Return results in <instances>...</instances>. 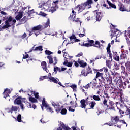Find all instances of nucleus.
<instances>
[{"mask_svg":"<svg viewBox=\"0 0 130 130\" xmlns=\"http://www.w3.org/2000/svg\"><path fill=\"white\" fill-rule=\"evenodd\" d=\"M95 18V17L94 15H92L91 16L88 17L86 18V20L88 22H91V23H93L96 20V19Z\"/></svg>","mask_w":130,"mask_h":130,"instance_id":"obj_20","label":"nucleus"},{"mask_svg":"<svg viewBox=\"0 0 130 130\" xmlns=\"http://www.w3.org/2000/svg\"><path fill=\"white\" fill-rule=\"evenodd\" d=\"M126 111L125 112V115H130V109L127 106H126Z\"/></svg>","mask_w":130,"mask_h":130,"instance_id":"obj_33","label":"nucleus"},{"mask_svg":"<svg viewBox=\"0 0 130 130\" xmlns=\"http://www.w3.org/2000/svg\"><path fill=\"white\" fill-rule=\"evenodd\" d=\"M47 110H49V112H51V113H53V109L51 107H49V106L47 107Z\"/></svg>","mask_w":130,"mask_h":130,"instance_id":"obj_42","label":"nucleus"},{"mask_svg":"<svg viewBox=\"0 0 130 130\" xmlns=\"http://www.w3.org/2000/svg\"><path fill=\"white\" fill-rule=\"evenodd\" d=\"M70 40H73V39H76V36L75 35H72L70 37Z\"/></svg>","mask_w":130,"mask_h":130,"instance_id":"obj_53","label":"nucleus"},{"mask_svg":"<svg viewBox=\"0 0 130 130\" xmlns=\"http://www.w3.org/2000/svg\"><path fill=\"white\" fill-rule=\"evenodd\" d=\"M99 81L101 83L102 86L104 85H111L112 84V78L109 76V78L107 76L106 77H103L101 79H99Z\"/></svg>","mask_w":130,"mask_h":130,"instance_id":"obj_6","label":"nucleus"},{"mask_svg":"<svg viewBox=\"0 0 130 130\" xmlns=\"http://www.w3.org/2000/svg\"><path fill=\"white\" fill-rule=\"evenodd\" d=\"M108 54H109V58L112 61V54L111 53V51H107Z\"/></svg>","mask_w":130,"mask_h":130,"instance_id":"obj_38","label":"nucleus"},{"mask_svg":"<svg viewBox=\"0 0 130 130\" xmlns=\"http://www.w3.org/2000/svg\"><path fill=\"white\" fill-rule=\"evenodd\" d=\"M70 87L72 89H77V85L76 84H72L70 85Z\"/></svg>","mask_w":130,"mask_h":130,"instance_id":"obj_57","label":"nucleus"},{"mask_svg":"<svg viewBox=\"0 0 130 130\" xmlns=\"http://www.w3.org/2000/svg\"><path fill=\"white\" fill-rule=\"evenodd\" d=\"M125 36L126 37V39L127 40V44L129 45L130 44V40H129V39H128L127 38V36H126V35H125Z\"/></svg>","mask_w":130,"mask_h":130,"instance_id":"obj_60","label":"nucleus"},{"mask_svg":"<svg viewBox=\"0 0 130 130\" xmlns=\"http://www.w3.org/2000/svg\"><path fill=\"white\" fill-rule=\"evenodd\" d=\"M104 112H105L104 110L101 109H98V111L96 112V113L98 116H99L100 114H103Z\"/></svg>","mask_w":130,"mask_h":130,"instance_id":"obj_30","label":"nucleus"},{"mask_svg":"<svg viewBox=\"0 0 130 130\" xmlns=\"http://www.w3.org/2000/svg\"><path fill=\"white\" fill-rule=\"evenodd\" d=\"M119 113L120 115L124 114V111H122L121 109H119Z\"/></svg>","mask_w":130,"mask_h":130,"instance_id":"obj_63","label":"nucleus"},{"mask_svg":"<svg viewBox=\"0 0 130 130\" xmlns=\"http://www.w3.org/2000/svg\"><path fill=\"white\" fill-rule=\"evenodd\" d=\"M127 57L126 54L122 53L120 55V59H125Z\"/></svg>","mask_w":130,"mask_h":130,"instance_id":"obj_36","label":"nucleus"},{"mask_svg":"<svg viewBox=\"0 0 130 130\" xmlns=\"http://www.w3.org/2000/svg\"><path fill=\"white\" fill-rule=\"evenodd\" d=\"M111 60H107L106 61V66L109 68V69H111Z\"/></svg>","mask_w":130,"mask_h":130,"instance_id":"obj_27","label":"nucleus"},{"mask_svg":"<svg viewBox=\"0 0 130 130\" xmlns=\"http://www.w3.org/2000/svg\"><path fill=\"white\" fill-rule=\"evenodd\" d=\"M10 94H11V90L6 88L3 92L4 98H7V97H10Z\"/></svg>","mask_w":130,"mask_h":130,"instance_id":"obj_17","label":"nucleus"},{"mask_svg":"<svg viewBox=\"0 0 130 130\" xmlns=\"http://www.w3.org/2000/svg\"><path fill=\"white\" fill-rule=\"evenodd\" d=\"M26 105L28 108H32V105L30 104V103L26 102Z\"/></svg>","mask_w":130,"mask_h":130,"instance_id":"obj_48","label":"nucleus"},{"mask_svg":"<svg viewBox=\"0 0 130 130\" xmlns=\"http://www.w3.org/2000/svg\"><path fill=\"white\" fill-rule=\"evenodd\" d=\"M107 3L109 4V6L112 8L113 9H116V5L111 3L110 1L107 0Z\"/></svg>","mask_w":130,"mask_h":130,"instance_id":"obj_28","label":"nucleus"},{"mask_svg":"<svg viewBox=\"0 0 130 130\" xmlns=\"http://www.w3.org/2000/svg\"><path fill=\"white\" fill-rule=\"evenodd\" d=\"M26 19H27V17L24 16L21 19L19 20V24L20 25H22V24H25L26 23Z\"/></svg>","mask_w":130,"mask_h":130,"instance_id":"obj_25","label":"nucleus"},{"mask_svg":"<svg viewBox=\"0 0 130 130\" xmlns=\"http://www.w3.org/2000/svg\"><path fill=\"white\" fill-rule=\"evenodd\" d=\"M69 111H70V112H75V110L74 109L72 108V107H69V109H68Z\"/></svg>","mask_w":130,"mask_h":130,"instance_id":"obj_54","label":"nucleus"},{"mask_svg":"<svg viewBox=\"0 0 130 130\" xmlns=\"http://www.w3.org/2000/svg\"><path fill=\"white\" fill-rule=\"evenodd\" d=\"M88 74H92V69L90 66H88L86 69V76H88Z\"/></svg>","mask_w":130,"mask_h":130,"instance_id":"obj_31","label":"nucleus"},{"mask_svg":"<svg viewBox=\"0 0 130 130\" xmlns=\"http://www.w3.org/2000/svg\"><path fill=\"white\" fill-rule=\"evenodd\" d=\"M95 105H96V102L91 101L89 103V106L91 109H94V107H95Z\"/></svg>","mask_w":130,"mask_h":130,"instance_id":"obj_29","label":"nucleus"},{"mask_svg":"<svg viewBox=\"0 0 130 130\" xmlns=\"http://www.w3.org/2000/svg\"><path fill=\"white\" fill-rule=\"evenodd\" d=\"M18 109H19V107H17L16 106H12V107L10 108V109L9 111V112H10L11 113H13V111H18Z\"/></svg>","mask_w":130,"mask_h":130,"instance_id":"obj_23","label":"nucleus"},{"mask_svg":"<svg viewBox=\"0 0 130 130\" xmlns=\"http://www.w3.org/2000/svg\"><path fill=\"white\" fill-rule=\"evenodd\" d=\"M93 3V0H87L86 2L82 3L81 5H78L76 8H79L78 12L81 13L85 9H90L91 8V5Z\"/></svg>","mask_w":130,"mask_h":130,"instance_id":"obj_4","label":"nucleus"},{"mask_svg":"<svg viewBox=\"0 0 130 130\" xmlns=\"http://www.w3.org/2000/svg\"><path fill=\"white\" fill-rule=\"evenodd\" d=\"M34 48L35 47L34 46L33 47L30 49V51L28 52V53H29V52H32V51H37L38 50H39V51H42V50H43V47H42V46L37 47L35 48V49H34Z\"/></svg>","mask_w":130,"mask_h":130,"instance_id":"obj_13","label":"nucleus"},{"mask_svg":"<svg viewBox=\"0 0 130 130\" xmlns=\"http://www.w3.org/2000/svg\"><path fill=\"white\" fill-rule=\"evenodd\" d=\"M42 106H44V107H45V108H47L49 106V105L47 104L46 103V102H45V98H44L43 99V100L42 101Z\"/></svg>","mask_w":130,"mask_h":130,"instance_id":"obj_26","label":"nucleus"},{"mask_svg":"<svg viewBox=\"0 0 130 130\" xmlns=\"http://www.w3.org/2000/svg\"><path fill=\"white\" fill-rule=\"evenodd\" d=\"M59 4V0H56L55 1H53L52 3L53 7H51V8L50 9V12L52 13H53L54 12H55L56 11V8L58 9V7L57 6V5Z\"/></svg>","mask_w":130,"mask_h":130,"instance_id":"obj_9","label":"nucleus"},{"mask_svg":"<svg viewBox=\"0 0 130 130\" xmlns=\"http://www.w3.org/2000/svg\"><path fill=\"white\" fill-rule=\"evenodd\" d=\"M59 4L60 6H63L64 5V2L62 0H59Z\"/></svg>","mask_w":130,"mask_h":130,"instance_id":"obj_56","label":"nucleus"},{"mask_svg":"<svg viewBox=\"0 0 130 130\" xmlns=\"http://www.w3.org/2000/svg\"><path fill=\"white\" fill-rule=\"evenodd\" d=\"M114 106V103L111 101H110L109 102V105H108L107 107L108 109H112V110H114L115 109Z\"/></svg>","mask_w":130,"mask_h":130,"instance_id":"obj_15","label":"nucleus"},{"mask_svg":"<svg viewBox=\"0 0 130 130\" xmlns=\"http://www.w3.org/2000/svg\"><path fill=\"white\" fill-rule=\"evenodd\" d=\"M80 107H81V108H84V109L87 107V104H86L85 99H82L80 101Z\"/></svg>","mask_w":130,"mask_h":130,"instance_id":"obj_21","label":"nucleus"},{"mask_svg":"<svg viewBox=\"0 0 130 130\" xmlns=\"http://www.w3.org/2000/svg\"><path fill=\"white\" fill-rule=\"evenodd\" d=\"M55 111L57 113H60L61 111V108L59 107L56 108Z\"/></svg>","mask_w":130,"mask_h":130,"instance_id":"obj_44","label":"nucleus"},{"mask_svg":"<svg viewBox=\"0 0 130 130\" xmlns=\"http://www.w3.org/2000/svg\"><path fill=\"white\" fill-rule=\"evenodd\" d=\"M76 14L72 15L71 14L70 17H69V19H72L73 22H79L80 24L82 23V22H81V20H80V18H77L76 19Z\"/></svg>","mask_w":130,"mask_h":130,"instance_id":"obj_14","label":"nucleus"},{"mask_svg":"<svg viewBox=\"0 0 130 130\" xmlns=\"http://www.w3.org/2000/svg\"><path fill=\"white\" fill-rule=\"evenodd\" d=\"M125 66L126 69H130V62L127 61V62L125 63Z\"/></svg>","mask_w":130,"mask_h":130,"instance_id":"obj_43","label":"nucleus"},{"mask_svg":"<svg viewBox=\"0 0 130 130\" xmlns=\"http://www.w3.org/2000/svg\"><path fill=\"white\" fill-rule=\"evenodd\" d=\"M67 109L63 108L61 110L60 113L62 115H66L67 114Z\"/></svg>","mask_w":130,"mask_h":130,"instance_id":"obj_35","label":"nucleus"},{"mask_svg":"<svg viewBox=\"0 0 130 130\" xmlns=\"http://www.w3.org/2000/svg\"><path fill=\"white\" fill-rule=\"evenodd\" d=\"M39 15H40V16H42L43 17H46V16H47L46 13H44V12H42V11H41V12H40Z\"/></svg>","mask_w":130,"mask_h":130,"instance_id":"obj_46","label":"nucleus"},{"mask_svg":"<svg viewBox=\"0 0 130 130\" xmlns=\"http://www.w3.org/2000/svg\"><path fill=\"white\" fill-rule=\"evenodd\" d=\"M45 79H48V77L46 76H41L40 78V81H43V80H45Z\"/></svg>","mask_w":130,"mask_h":130,"instance_id":"obj_45","label":"nucleus"},{"mask_svg":"<svg viewBox=\"0 0 130 130\" xmlns=\"http://www.w3.org/2000/svg\"><path fill=\"white\" fill-rule=\"evenodd\" d=\"M100 77H101V79H102V78L103 77V73H100L99 72H98L96 73V75L95 78H96V79H98V78H99Z\"/></svg>","mask_w":130,"mask_h":130,"instance_id":"obj_32","label":"nucleus"},{"mask_svg":"<svg viewBox=\"0 0 130 130\" xmlns=\"http://www.w3.org/2000/svg\"><path fill=\"white\" fill-rule=\"evenodd\" d=\"M61 123H63V122H60V126H59V127H58L57 128V130H62V126H61Z\"/></svg>","mask_w":130,"mask_h":130,"instance_id":"obj_58","label":"nucleus"},{"mask_svg":"<svg viewBox=\"0 0 130 130\" xmlns=\"http://www.w3.org/2000/svg\"><path fill=\"white\" fill-rule=\"evenodd\" d=\"M22 96H18L14 101V104H17V105H20L22 103Z\"/></svg>","mask_w":130,"mask_h":130,"instance_id":"obj_18","label":"nucleus"},{"mask_svg":"<svg viewBox=\"0 0 130 130\" xmlns=\"http://www.w3.org/2000/svg\"><path fill=\"white\" fill-rule=\"evenodd\" d=\"M110 47H111V45L110 44V43H109L108 44V46H107V48H106L107 51H110Z\"/></svg>","mask_w":130,"mask_h":130,"instance_id":"obj_50","label":"nucleus"},{"mask_svg":"<svg viewBox=\"0 0 130 130\" xmlns=\"http://www.w3.org/2000/svg\"><path fill=\"white\" fill-rule=\"evenodd\" d=\"M17 121H18V122H21V121L22 122H23V121H22V116L21 114H19L17 116Z\"/></svg>","mask_w":130,"mask_h":130,"instance_id":"obj_40","label":"nucleus"},{"mask_svg":"<svg viewBox=\"0 0 130 130\" xmlns=\"http://www.w3.org/2000/svg\"><path fill=\"white\" fill-rule=\"evenodd\" d=\"M90 84L91 85V84H92V82H90V83H88L86 86H85V89H89V88H90Z\"/></svg>","mask_w":130,"mask_h":130,"instance_id":"obj_51","label":"nucleus"},{"mask_svg":"<svg viewBox=\"0 0 130 130\" xmlns=\"http://www.w3.org/2000/svg\"><path fill=\"white\" fill-rule=\"evenodd\" d=\"M78 62L81 68H85V67H87V62H85V61L83 60H80V59H79Z\"/></svg>","mask_w":130,"mask_h":130,"instance_id":"obj_19","label":"nucleus"},{"mask_svg":"<svg viewBox=\"0 0 130 130\" xmlns=\"http://www.w3.org/2000/svg\"><path fill=\"white\" fill-rule=\"evenodd\" d=\"M41 66L42 67V69H44V68H46L47 64L46 63V62L44 61H42L41 63Z\"/></svg>","mask_w":130,"mask_h":130,"instance_id":"obj_39","label":"nucleus"},{"mask_svg":"<svg viewBox=\"0 0 130 130\" xmlns=\"http://www.w3.org/2000/svg\"><path fill=\"white\" fill-rule=\"evenodd\" d=\"M35 98L36 99H39V93L38 92H36L34 94Z\"/></svg>","mask_w":130,"mask_h":130,"instance_id":"obj_55","label":"nucleus"},{"mask_svg":"<svg viewBox=\"0 0 130 130\" xmlns=\"http://www.w3.org/2000/svg\"><path fill=\"white\" fill-rule=\"evenodd\" d=\"M19 14L15 17L16 21H20L22 18H23V12H19Z\"/></svg>","mask_w":130,"mask_h":130,"instance_id":"obj_22","label":"nucleus"},{"mask_svg":"<svg viewBox=\"0 0 130 130\" xmlns=\"http://www.w3.org/2000/svg\"><path fill=\"white\" fill-rule=\"evenodd\" d=\"M50 24V20H49V19H48L46 23L44 25V27L41 25H39L34 26V27H32L28 30L29 36H31V35H33V34H34L36 35V37H37L38 35L41 34L40 31H42L43 29L47 28V27L49 26Z\"/></svg>","mask_w":130,"mask_h":130,"instance_id":"obj_1","label":"nucleus"},{"mask_svg":"<svg viewBox=\"0 0 130 130\" xmlns=\"http://www.w3.org/2000/svg\"><path fill=\"white\" fill-rule=\"evenodd\" d=\"M45 52V54H47V55H48L47 56V58L48 59H49V64L56 66V64H57V57H56V56H55L53 58L52 55H51V54H53V53L48 50H46Z\"/></svg>","mask_w":130,"mask_h":130,"instance_id":"obj_5","label":"nucleus"},{"mask_svg":"<svg viewBox=\"0 0 130 130\" xmlns=\"http://www.w3.org/2000/svg\"><path fill=\"white\" fill-rule=\"evenodd\" d=\"M102 104L103 105H104V106H108V104H107V100L105 98L104 99V100L102 102Z\"/></svg>","mask_w":130,"mask_h":130,"instance_id":"obj_37","label":"nucleus"},{"mask_svg":"<svg viewBox=\"0 0 130 130\" xmlns=\"http://www.w3.org/2000/svg\"><path fill=\"white\" fill-rule=\"evenodd\" d=\"M97 85H98L97 82H94L93 84L92 88L97 89V88H99V87H100V86L99 85L97 86Z\"/></svg>","mask_w":130,"mask_h":130,"instance_id":"obj_41","label":"nucleus"},{"mask_svg":"<svg viewBox=\"0 0 130 130\" xmlns=\"http://www.w3.org/2000/svg\"><path fill=\"white\" fill-rule=\"evenodd\" d=\"M90 98H93V100L95 101H101V98L99 95H89Z\"/></svg>","mask_w":130,"mask_h":130,"instance_id":"obj_24","label":"nucleus"},{"mask_svg":"<svg viewBox=\"0 0 130 130\" xmlns=\"http://www.w3.org/2000/svg\"><path fill=\"white\" fill-rule=\"evenodd\" d=\"M103 69L104 73H105V74H107V73H108V69L106 67H104Z\"/></svg>","mask_w":130,"mask_h":130,"instance_id":"obj_59","label":"nucleus"},{"mask_svg":"<svg viewBox=\"0 0 130 130\" xmlns=\"http://www.w3.org/2000/svg\"><path fill=\"white\" fill-rule=\"evenodd\" d=\"M80 56H83L82 52L79 53L77 55H76V57H80Z\"/></svg>","mask_w":130,"mask_h":130,"instance_id":"obj_62","label":"nucleus"},{"mask_svg":"<svg viewBox=\"0 0 130 130\" xmlns=\"http://www.w3.org/2000/svg\"><path fill=\"white\" fill-rule=\"evenodd\" d=\"M28 15H31V14H34V10H31L30 11H28Z\"/></svg>","mask_w":130,"mask_h":130,"instance_id":"obj_64","label":"nucleus"},{"mask_svg":"<svg viewBox=\"0 0 130 130\" xmlns=\"http://www.w3.org/2000/svg\"><path fill=\"white\" fill-rule=\"evenodd\" d=\"M29 58V54H26L25 55H23V59H26Z\"/></svg>","mask_w":130,"mask_h":130,"instance_id":"obj_61","label":"nucleus"},{"mask_svg":"<svg viewBox=\"0 0 130 130\" xmlns=\"http://www.w3.org/2000/svg\"><path fill=\"white\" fill-rule=\"evenodd\" d=\"M29 100L31 102H32V103H36V102H37V100H36V99H35L32 96H30L29 98Z\"/></svg>","mask_w":130,"mask_h":130,"instance_id":"obj_34","label":"nucleus"},{"mask_svg":"<svg viewBox=\"0 0 130 130\" xmlns=\"http://www.w3.org/2000/svg\"><path fill=\"white\" fill-rule=\"evenodd\" d=\"M121 69L122 70V73H126L125 67L123 66H121Z\"/></svg>","mask_w":130,"mask_h":130,"instance_id":"obj_47","label":"nucleus"},{"mask_svg":"<svg viewBox=\"0 0 130 130\" xmlns=\"http://www.w3.org/2000/svg\"><path fill=\"white\" fill-rule=\"evenodd\" d=\"M88 44L90 47L93 46L94 47H97L98 48L101 47V45L100 44V42H99V41H95L94 43V40H88Z\"/></svg>","mask_w":130,"mask_h":130,"instance_id":"obj_8","label":"nucleus"},{"mask_svg":"<svg viewBox=\"0 0 130 130\" xmlns=\"http://www.w3.org/2000/svg\"><path fill=\"white\" fill-rule=\"evenodd\" d=\"M123 123L126 124V126H127V124L126 123L124 120L119 119V116H115L114 117H111V121L109 122L107 124L109 126H114V127H118V128H121V125H118L117 123Z\"/></svg>","mask_w":130,"mask_h":130,"instance_id":"obj_2","label":"nucleus"},{"mask_svg":"<svg viewBox=\"0 0 130 130\" xmlns=\"http://www.w3.org/2000/svg\"><path fill=\"white\" fill-rule=\"evenodd\" d=\"M59 67H54V72L56 73V74H57V71H58V69Z\"/></svg>","mask_w":130,"mask_h":130,"instance_id":"obj_52","label":"nucleus"},{"mask_svg":"<svg viewBox=\"0 0 130 130\" xmlns=\"http://www.w3.org/2000/svg\"><path fill=\"white\" fill-rule=\"evenodd\" d=\"M12 21H13V18H12V16H10L8 19L5 21V25L2 27V28L8 29V28H10L11 26L15 25V23L11 24V22Z\"/></svg>","mask_w":130,"mask_h":130,"instance_id":"obj_7","label":"nucleus"},{"mask_svg":"<svg viewBox=\"0 0 130 130\" xmlns=\"http://www.w3.org/2000/svg\"><path fill=\"white\" fill-rule=\"evenodd\" d=\"M112 52L113 53V57L116 61H119L120 57L119 56H118V54H117V52H114L113 51H112Z\"/></svg>","mask_w":130,"mask_h":130,"instance_id":"obj_16","label":"nucleus"},{"mask_svg":"<svg viewBox=\"0 0 130 130\" xmlns=\"http://www.w3.org/2000/svg\"><path fill=\"white\" fill-rule=\"evenodd\" d=\"M94 12L96 13L95 20L96 22H100L102 18V13L98 12L97 10H95Z\"/></svg>","mask_w":130,"mask_h":130,"instance_id":"obj_12","label":"nucleus"},{"mask_svg":"<svg viewBox=\"0 0 130 130\" xmlns=\"http://www.w3.org/2000/svg\"><path fill=\"white\" fill-rule=\"evenodd\" d=\"M111 31L112 32L111 34V38L114 37V36L116 37V38H117V37L119 35V30L115 28H113Z\"/></svg>","mask_w":130,"mask_h":130,"instance_id":"obj_10","label":"nucleus"},{"mask_svg":"<svg viewBox=\"0 0 130 130\" xmlns=\"http://www.w3.org/2000/svg\"><path fill=\"white\" fill-rule=\"evenodd\" d=\"M49 76H51V73L49 74L48 79L49 80H50V82H51V83H54L55 84H58V81H59V79H55L54 77H49Z\"/></svg>","mask_w":130,"mask_h":130,"instance_id":"obj_11","label":"nucleus"},{"mask_svg":"<svg viewBox=\"0 0 130 130\" xmlns=\"http://www.w3.org/2000/svg\"><path fill=\"white\" fill-rule=\"evenodd\" d=\"M110 96L114 99H116L117 97H120V100H122V96H123V92L121 90L117 89L115 87H111L110 89Z\"/></svg>","mask_w":130,"mask_h":130,"instance_id":"obj_3","label":"nucleus"},{"mask_svg":"<svg viewBox=\"0 0 130 130\" xmlns=\"http://www.w3.org/2000/svg\"><path fill=\"white\" fill-rule=\"evenodd\" d=\"M81 73V75H82V76H84L85 77L87 76V75H86V71H85V70H82Z\"/></svg>","mask_w":130,"mask_h":130,"instance_id":"obj_49","label":"nucleus"}]
</instances>
